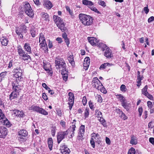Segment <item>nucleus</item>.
Segmentation results:
<instances>
[{"instance_id":"f257e3e1","label":"nucleus","mask_w":154,"mask_h":154,"mask_svg":"<svg viewBox=\"0 0 154 154\" xmlns=\"http://www.w3.org/2000/svg\"><path fill=\"white\" fill-rule=\"evenodd\" d=\"M79 17L82 23L85 26L91 25L93 23V18L90 16L80 14Z\"/></svg>"},{"instance_id":"f03ea898","label":"nucleus","mask_w":154,"mask_h":154,"mask_svg":"<svg viewBox=\"0 0 154 154\" xmlns=\"http://www.w3.org/2000/svg\"><path fill=\"white\" fill-rule=\"evenodd\" d=\"M53 19L57 26L61 30H65L66 29L65 23L61 18L57 15H54Z\"/></svg>"},{"instance_id":"7ed1b4c3","label":"nucleus","mask_w":154,"mask_h":154,"mask_svg":"<svg viewBox=\"0 0 154 154\" xmlns=\"http://www.w3.org/2000/svg\"><path fill=\"white\" fill-rule=\"evenodd\" d=\"M29 110L36 111L42 114L47 115L48 114V112L38 106L33 105L29 108Z\"/></svg>"},{"instance_id":"20e7f679","label":"nucleus","mask_w":154,"mask_h":154,"mask_svg":"<svg viewBox=\"0 0 154 154\" xmlns=\"http://www.w3.org/2000/svg\"><path fill=\"white\" fill-rule=\"evenodd\" d=\"M69 132V130H67L65 131H61L58 133L57 140L58 143H59L63 139L67 138Z\"/></svg>"},{"instance_id":"39448f33","label":"nucleus","mask_w":154,"mask_h":154,"mask_svg":"<svg viewBox=\"0 0 154 154\" xmlns=\"http://www.w3.org/2000/svg\"><path fill=\"white\" fill-rule=\"evenodd\" d=\"M23 9L26 14L29 16L32 17L33 16V11L29 3L25 4L24 6Z\"/></svg>"},{"instance_id":"423d86ee","label":"nucleus","mask_w":154,"mask_h":154,"mask_svg":"<svg viewBox=\"0 0 154 154\" xmlns=\"http://www.w3.org/2000/svg\"><path fill=\"white\" fill-rule=\"evenodd\" d=\"M91 137L90 143L92 147L94 148L95 146V142H99L100 141V136L97 133H93L91 134Z\"/></svg>"},{"instance_id":"0eeeda50","label":"nucleus","mask_w":154,"mask_h":154,"mask_svg":"<svg viewBox=\"0 0 154 154\" xmlns=\"http://www.w3.org/2000/svg\"><path fill=\"white\" fill-rule=\"evenodd\" d=\"M95 115L96 117L98 118L99 121L104 127L106 126V121L103 118V115L102 112L98 109L95 110Z\"/></svg>"},{"instance_id":"6e6552de","label":"nucleus","mask_w":154,"mask_h":154,"mask_svg":"<svg viewBox=\"0 0 154 154\" xmlns=\"http://www.w3.org/2000/svg\"><path fill=\"white\" fill-rule=\"evenodd\" d=\"M15 73L14 74V77L16 79V80L20 81L21 80L22 71L20 68H18L15 69L14 70Z\"/></svg>"},{"instance_id":"1a4fd4ad","label":"nucleus","mask_w":154,"mask_h":154,"mask_svg":"<svg viewBox=\"0 0 154 154\" xmlns=\"http://www.w3.org/2000/svg\"><path fill=\"white\" fill-rule=\"evenodd\" d=\"M92 86L97 90L102 87V84L97 77L94 78L92 81Z\"/></svg>"},{"instance_id":"9d476101","label":"nucleus","mask_w":154,"mask_h":154,"mask_svg":"<svg viewBox=\"0 0 154 154\" xmlns=\"http://www.w3.org/2000/svg\"><path fill=\"white\" fill-rule=\"evenodd\" d=\"M85 130V125H82L79 128V131L78 133V135L77 136V139L79 140H81L83 139V137L84 135V133Z\"/></svg>"},{"instance_id":"9b49d317","label":"nucleus","mask_w":154,"mask_h":154,"mask_svg":"<svg viewBox=\"0 0 154 154\" xmlns=\"http://www.w3.org/2000/svg\"><path fill=\"white\" fill-rule=\"evenodd\" d=\"M60 150L62 154H69L70 152L69 149L64 144H62L61 145Z\"/></svg>"},{"instance_id":"f8f14e48","label":"nucleus","mask_w":154,"mask_h":154,"mask_svg":"<svg viewBox=\"0 0 154 154\" xmlns=\"http://www.w3.org/2000/svg\"><path fill=\"white\" fill-rule=\"evenodd\" d=\"M26 26L24 25H23L21 26L20 28H17L16 31V33L20 36V38H23L22 31L25 30Z\"/></svg>"},{"instance_id":"ddd939ff","label":"nucleus","mask_w":154,"mask_h":154,"mask_svg":"<svg viewBox=\"0 0 154 154\" xmlns=\"http://www.w3.org/2000/svg\"><path fill=\"white\" fill-rule=\"evenodd\" d=\"M147 89L148 87L147 85H146L142 90V94L150 100H152L153 98V97L152 95L149 94L147 91Z\"/></svg>"},{"instance_id":"4468645a","label":"nucleus","mask_w":154,"mask_h":154,"mask_svg":"<svg viewBox=\"0 0 154 154\" xmlns=\"http://www.w3.org/2000/svg\"><path fill=\"white\" fill-rule=\"evenodd\" d=\"M7 134V128L4 127H0V137L4 138Z\"/></svg>"},{"instance_id":"2eb2a0df","label":"nucleus","mask_w":154,"mask_h":154,"mask_svg":"<svg viewBox=\"0 0 154 154\" xmlns=\"http://www.w3.org/2000/svg\"><path fill=\"white\" fill-rule=\"evenodd\" d=\"M104 55L108 58H110L112 57V51L109 48H106L104 52Z\"/></svg>"},{"instance_id":"dca6fc26","label":"nucleus","mask_w":154,"mask_h":154,"mask_svg":"<svg viewBox=\"0 0 154 154\" xmlns=\"http://www.w3.org/2000/svg\"><path fill=\"white\" fill-rule=\"evenodd\" d=\"M90 58L88 57H86L84 60L83 66L85 70H87L90 65Z\"/></svg>"},{"instance_id":"f3484780","label":"nucleus","mask_w":154,"mask_h":154,"mask_svg":"<svg viewBox=\"0 0 154 154\" xmlns=\"http://www.w3.org/2000/svg\"><path fill=\"white\" fill-rule=\"evenodd\" d=\"M89 42L93 46L97 45L98 46L100 42L98 39H88Z\"/></svg>"},{"instance_id":"a211bd4d","label":"nucleus","mask_w":154,"mask_h":154,"mask_svg":"<svg viewBox=\"0 0 154 154\" xmlns=\"http://www.w3.org/2000/svg\"><path fill=\"white\" fill-rule=\"evenodd\" d=\"M39 42L40 47L45 48L47 50L48 48L45 39H39Z\"/></svg>"},{"instance_id":"6ab92c4d","label":"nucleus","mask_w":154,"mask_h":154,"mask_svg":"<svg viewBox=\"0 0 154 154\" xmlns=\"http://www.w3.org/2000/svg\"><path fill=\"white\" fill-rule=\"evenodd\" d=\"M13 113L14 116L17 117H22L23 115V113L22 111H20L16 109L13 110Z\"/></svg>"},{"instance_id":"aec40b11","label":"nucleus","mask_w":154,"mask_h":154,"mask_svg":"<svg viewBox=\"0 0 154 154\" xmlns=\"http://www.w3.org/2000/svg\"><path fill=\"white\" fill-rule=\"evenodd\" d=\"M19 95L18 92H14L13 91L11 93L10 95V100L14 99L18 97Z\"/></svg>"},{"instance_id":"412c9836","label":"nucleus","mask_w":154,"mask_h":154,"mask_svg":"<svg viewBox=\"0 0 154 154\" xmlns=\"http://www.w3.org/2000/svg\"><path fill=\"white\" fill-rule=\"evenodd\" d=\"M82 2L83 5L87 6L89 8L94 5L93 3L91 1L83 0Z\"/></svg>"},{"instance_id":"4be33fe9","label":"nucleus","mask_w":154,"mask_h":154,"mask_svg":"<svg viewBox=\"0 0 154 154\" xmlns=\"http://www.w3.org/2000/svg\"><path fill=\"white\" fill-rule=\"evenodd\" d=\"M24 49L25 51H27L29 54L32 53L31 47L27 43H25L24 45Z\"/></svg>"},{"instance_id":"5701e85b","label":"nucleus","mask_w":154,"mask_h":154,"mask_svg":"<svg viewBox=\"0 0 154 154\" xmlns=\"http://www.w3.org/2000/svg\"><path fill=\"white\" fill-rule=\"evenodd\" d=\"M130 143L132 145H136L137 143V139L136 136L131 135Z\"/></svg>"},{"instance_id":"b1692460","label":"nucleus","mask_w":154,"mask_h":154,"mask_svg":"<svg viewBox=\"0 0 154 154\" xmlns=\"http://www.w3.org/2000/svg\"><path fill=\"white\" fill-rule=\"evenodd\" d=\"M28 132L26 130L22 129L18 132V135L22 137H25L27 136Z\"/></svg>"},{"instance_id":"393cba45","label":"nucleus","mask_w":154,"mask_h":154,"mask_svg":"<svg viewBox=\"0 0 154 154\" xmlns=\"http://www.w3.org/2000/svg\"><path fill=\"white\" fill-rule=\"evenodd\" d=\"M97 46L100 48L101 50L103 51L106 50L107 48H108L105 44L101 42L99 43Z\"/></svg>"},{"instance_id":"a878e982","label":"nucleus","mask_w":154,"mask_h":154,"mask_svg":"<svg viewBox=\"0 0 154 154\" xmlns=\"http://www.w3.org/2000/svg\"><path fill=\"white\" fill-rule=\"evenodd\" d=\"M68 95L69 96V102L74 103V94L72 92H69Z\"/></svg>"},{"instance_id":"bb28decb","label":"nucleus","mask_w":154,"mask_h":154,"mask_svg":"<svg viewBox=\"0 0 154 154\" xmlns=\"http://www.w3.org/2000/svg\"><path fill=\"white\" fill-rule=\"evenodd\" d=\"M44 5L45 7L48 9H50L52 7V5L51 3L48 1L45 2Z\"/></svg>"},{"instance_id":"cd10ccee","label":"nucleus","mask_w":154,"mask_h":154,"mask_svg":"<svg viewBox=\"0 0 154 154\" xmlns=\"http://www.w3.org/2000/svg\"><path fill=\"white\" fill-rule=\"evenodd\" d=\"M68 60L72 66H73L75 65V62L74 61L73 55H70L68 57Z\"/></svg>"},{"instance_id":"c85d7f7f","label":"nucleus","mask_w":154,"mask_h":154,"mask_svg":"<svg viewBox=\"0 0 154 154\" xmlns=\"http://www.w3.org/2000/svg\"><path fill=\"white\" fill-rule=\"evenodd\" d=\"M112 64L109 63H104L102 64L100 66L99 69H105L108 66H111Z\"/></svg>"},{"instance_id":"c756f323","label":"nucleus","mask_w":154,"mask_h":154,"mask_svg":"<svg viewBox=\"0 0 154 154\" xmlns=\"http://www.w3.org/2000/svg\"><path fill=\"white\" fill-rule=\"evenodd\" d=\"M17 52L20 57L25 53L20 46L18 47Z\"/></svg>"},{"instance_id":"7c9ffc66","label":"nucleus","mask_w":154,"mask_h":154,"mask_svg":"<svg viewBox=\"0 0 154 154\" xmlns=\"http://www.w3.org/2000/svg\"><path fill=\"white\" fill-rule=\"evenodd\" d=\"M21 58H22L24 61L26 60H28L29 59H30V56L28 55L27 54L25 53L24 54L22 55L20 57Z\"/></svg>"},{"instance_id":"2f4dec72","label":"nucleus","mask_w":154,"mask_h":154,"mask_svg":"<svg viewBox=\"0 0 154 154\" xmlns=\"http://www.w3.org/2000/svg\"><path fill=\"white\" fill-rule=\"evenodd\" d=\"M48 147L51 151L52 149V139L51 138H49L48 140Z\"/></svg>"},{"instance_id":"473e14b6","label":"nucleus","mask_w":154,"mask_h":154,"mask_svg":"<svg viewBox=\"0 0 154 154\" xmlns=\"http://www.w3.org/2000/svg\"><path fill=\"white\" fill-rule=\"evenodd\" d=\"M4 119H5L3 120L2 123L4 125H5L7 127H10L11 126L10 123L5 117Z\"/></svg>"},{"instance_id":"72a5a7b5","label":"nucleus","mask_w":154,"mask_h":154,"mask_svg":"<svg viewBox=\"0 0 154 154\" xmlns=\"http://www.w3.org/2000/svg\"><path fill=\"white\" fill-rule=\"evenodd\" d=\"M42 17L44 20L48 21H49V15L47 13H42Z\"/></svg>"},{"instance_id":"f704fd0d","label":"nucleus","mask_w":154,"mask_h":154,"mask_svg":"<svg viewBox=\"0 0 154 154\" xmlns=\"http://www.w3.org/2000/svg\"><path fill=\"white\" fill-rule=\"evenodd\" d=\"M37 32V30L36 29H32L31 30V34L33 38L35 37V35L38 34Z\"/></svg>"},{"instance_id":"c9c22d12","label":"nucleus","mask_w":154,"mask_h":154,"mask_svg":"<svg viewBox=\"0 0 154 154\" xmlns=\"http://www.w3.org/2000/svg\"><path fill=\"white\" fill-rule=\"evenodd\" d=\"M62 59L57 58L55 60V66L57 69H59V63H60Z\"/></svg>"},{"instance_id":"e433bc0d","label":"nucleus","mask_w":154,"mask_h":154,"mask_svg":"<svg viewBox=\"0 0 154 154\" xmlns=\"http://www.w3.org/2000/svg\"><path fill=\"white\" fill-rule=\"evenodd\" d=\"M13 89L14 92H18L19 87L17 84H14V82L12 83Z\"/></svg>"},{"instance_id":"4c0bfd02","label":"nucleus","mask_w":154,"mask_h":154,"mask_svg":"<svg viewBox=\"0 0 154 154\" xmlns=\"http://www.w3.org/2000/svg\"><path fill=\"white\" fill-rule=\"evenodd\" d=\"M116 96L117 98L122 102V103L125 101V98L121 94H118Z\"/></svg>"},{"instance_id":"58836bf2","label":"nucleus","mask_w":154,"mask_h":154,"mask_svg":"<svg viewBox=\"0 0 154 154\" xmlns=\"http://www.w3.org/2000/svg\"><path fill=\"white\" fill-rule=\"evenodd\" d=\"M122 103V106L127 110L129 109V104L126 103L125 101Z\"/></svg>"},{"instance_id":"ea45409f","label":"nucleus","mask_w":154,"mask_h":154,"mask_svg":"<svg viewBox=\"0 0 154 154\" xmlns=\"http://www.w3.org/2000/svg\"><path fill=\"white\" fill-rule=\"evenodd\" d=\"M75 128L76 126L75 125H72L71 128L72 129V133L70 135V137H69V138H70L71 137H72L73 136H74V131L75 130Z\"/></svg>"},{"instance_id":"a19ab883","label":"nucleus","mask_w":154,"mask_h":154,"mask_svg":"<svg viewBox=\"0 0 154 154\" xmlns=\"http://www.w3.org/2000/svg\"><path fill=\"white\" fill-rule=\"evenodd\" d=\"M95 98L97 100L98 102L100 103H101L102 102L103 99L100 95L98 94H97L95 96Z\"/></svg>"},{"instance_id":"79ce46f5","label":"nucleus","mask_w":154,"mask_h":154,"mask_svg":"<svg viewBox=\"0 0 154 154\" xmlns=\"http://www.w3.org/2000/svg\"><path fill=\"white\" fill-rule=\"evenodd\" d=\"M1 42L2 45L5 46L8 44V39H1Z\"/></svg>"},{"instance_id":"37998d69","label":"nucleus","mask_w":154,"mask_h":154,"mask_svg":"<svg viewBox=\"0 0 154 154\" xmlns=\"http://www.w3.org/2000/svg\"><path fill=\"white\" fill-rule=\"evenodd\" d=\"M89 8H90L91 10L99 14H101L100 12L98 11L97 9L96 8V7L94 6L93 5L90 7Z\"/></svg>"},{"instance_id":"c03bdc74","label":"nucleus","mask_w":154,"mask_h":154,"mask_svg":"<svg viewBox=\"0 0 154 154\" xmlns=\"http://www.w3.org/2000/svg\"><path fill=\"white\" fill-rule=\"evenodd\" d=\"M135 149L133 147H131L129 149L128 154H135Z\"/></svg>"},{"instance_id":"a18cd8bd","label":"nucleus","mask_w":154,"mask_h":154,"mask_svg":"<svg viewBox=\"0 0 154 154\" xmlns=\"http://www.w3.org/2000/svg\"><path fill=\"white\" fill-rule=\"evenodd\" d=\"M61 60V61L60 63H61L60 65V68H62V69H65L66 64L63 59H62V60Z\"/></svg>"},{"instance_id":"49530a36","label":"nucleus","mask_w":154,"mask_h":154,"mask_svg":"<svg viewBox=\"0 0 154 154\" xmlns=\"http://www.w3.org/2000/svg\"><path fill=\"white\" fill-rule=\"evenodd\" d=\"M7 73V72L5 71L2 72L0 74V80H2V78H4V77L6 75Z\"/></svg>"},{"instance_id":"de8ad7c7","label":"nucleus","mask_w":154,"mask_h":154,"mask_svg":"<svg viewBox=\"0 0 154 154\" xmlns=\"http://www.w3.org/2000/svg\"><path fill=\"white\" fill-rule=\"evenodd\" d=\"M98 90H100L101 92L104 94H106L107 92L106 90L103 86V85H102V87H101V88H99V89H98Z\"/></svg>"},{"instance_id":"09e8293b","label":"nucleus","mask_w":154,"mask_h":154,"mask_svg":"<svg viewBox=\"0 0 154 154\" xmlns=\"http://www.w3.org/2000/svg\"><path fill=\"white\" fill-rule=\"evenodd\" d=\"M89 109L88 108H86L85 111V118L88 117L89 115Z\"/></svg>"},{"instance_id":"8fccbe9b","label":"nucleus","mask_w":154,"mask_h":154,"mask_svg":"<svg viewBox=\"0 0 154 154\" xmlns=\"http://www.w3.org/2000/svg\"><path fill=\"white\" fill-rule=\"evenodd\" d=\"M5 118L4 114L2 112V110L0 109V119H4Z\"/></svg>"},{"instance_id":"3c124183","label":"nucleus","mask_w":154,"mask_h":154,"mask_svg":"<svg viewBox=\"0 0 154 154\" xmlns=\"http://www.w3.org/2000/svg\"><path fill=\"white\" fill-rule=\"evenodd\" d=\"M61 73L62 75H65L66 74H68V72L67 71H66V69H62L61 70Z\"/></svg>"},{"instance_id":"603ef678","label":"nucleus","mask_w":154,"mask_h":154,"mask_svg":"<svg viewBox=\"0 0 154 154\" xmlns=\"http://www.w3.org/2000/svg\"><path fill=\"white\" fill-rule=\"evenodd\" d=\"M126 86L124 85H122L120 87V90L122 92H125L126 91Z\"/></svg>"},{"instance_id":"864d4df0","label":"nucleus","mask_w":154,"mask_h":154,"mask_svg":"<svg viewBox=\"0 0 154 154\" xmlns=\"http://www.w3.org/2000/svg\"><path fill=\"white\" fill-rule=\"evenodd\" d=\"M138 112H139V115L140 117L141 116L143 112V108L140 107L138 108Z\"/></svg>"},{"instance_id":"5fc2aeb1","label":"nucleus","mask_w":154,"mask_h":154,"mask_svg":"<svg viewBox=\"0 0 154 154\" xmlns=\"http://www.w3.org/2000/svg\"><path fill=\"white\" fill-rule=\"evenodd\" d=\"M87 100L85 97H84L82 99V103L84 105H85L87 103Z\"/></svg>"},{"instance_id":"6e6d98bb","label":"nucleus","mask_w":154,"mask_h":154,"mask_svg":"<svg viewBox=\"0 0 154 154\" xmlns=\"http://www.w3.org/2000/svg\"><path fill=\"white\" fill-rule=\"evenodd\" d=\"M42 86L46 90H48L50 89V88L47 86L46 84L45 83H43L42 84Z\"/></svg>"},{"instance_id":"4d7b16f0","label":"nucleus","mask_w":154,"mask_h":154,"mask_svg":"<svg viewBox=\"0 0 154 154\" xmlns=\"http://www.w3.org/2000/svg\"><path fill=\"white\" fill-rule=\"evenodd\" d=\"M68 75V74H65V75H62V77L63 79L66 82L67 80Z\"/></svg>"},{"instance_id":"13d9d810","label":"nucleus","mask_w":154,"mask_h":154,"mask_svg":"<svg viewBox=\"0 0 154 154\" xmlns=\"http://www.w3.org/2000/svg\"><path fill=\"white\" fill-rule=\"evenodd\" d=\"M89 105L90 108L91 109H94V105L93 104V103L91 101H90L89 102Z\"/></svg>"},{"instance_id":"bf43d9fd","label":"nucleus","mask_w":154,"mask_h":154,"mask_svg":"<svg viewBox=\"0 0 154 154\" xmlns=\"http://www.w3.org/2000/svg\"><path fill=\"white\" fill-rule=\"evenodd\" d=\"M66 8L67 11H68L69 12V14L71 15H72L73 14L72 12L71 11L69 8L68 6H66Z\"/></svg>"},{"instance_id":"052dcab7","label":"nucleus","mask_w":154,"mask_h":154,"mask_svg":"<svg viewBox=\"0 0 154 154\" xmlns=\"http://www.w3.org/2000/svg\"><path fill=\"white\" fill-rule=\"evenodd\" d=\"M106 143L108 145H110L111 143V141L109 139L106 137Z\"/></svg>"},{"instance_id":"680f3d73","label":"nucleus","mask_w":154,"mask_h":154,"mask_svg":"<svg viewBox=\"0 0 154 154\" xmlns=\"http://www.w3.org/2000/svg\"><path fill=\"white\" fill-rule=\"evenodd\" d=\"M98 3L100 5L103 7H105L106 5L105 3L103 1H100L98 2Z\"/></svg>"},{"instance_id":"e2e57ef3","label":"nucleus","mask_w":154,"mask_h":154,"mask_svg":"<svg viewBox=\"0 0 154 154\" xmlns=\"http://www.w3.org/2000/svg\"><path fill=\"white\" fill-rule=\"evenodd\" d=\"M121 116L122 117V119L124 120L127 119L128 118V117H127V116H125V114L123 112H122V113Z\"/></svg>"},{"instance_id":"0e129e2a","label":"nucleus","mask_w":154,"mask_h":154,"mask_svg":"<svg viewBox=\"0 0 154 154\" xmlns=\"http://www.w3.org/2000/svg\"><path fill=\"white\" fill-rule=\"evenodd\" d=\"M42 98L45 100H47L48 99L47 96L45 93H43L42 94Z\"/></svg>"},{"instance_id":"69168bd1","label":"nucleus","mask_w":154,"mask_h":154,"mask_svg":"<svg viewBox=\"0 0 154 154\" xmlns=\"http://www.w3.org/2000/svg\"><path fill=\"white\" fill-rule=\"evenodd\" d=\"M149 141L153 145H154V138L153 137H150L149 139Z\"/></svg>"},{"instance_id":"338daca9","label":"nucleus","mask_w":154,"mask_h":154,"mask_svg":"<svg viewBox=\"0 0 154 154\" xmlns=\"http://www.w3.org/2000/svg\"><path fill=\"white\" fill-rule=\"evenodd\" d=\"M153 20H154V17L153 16L151 17L148 19V22L149 23H150Z\"/></svg>"},{"instance_id":"774afa93","label":"nucleus","mask_w":154,"mask_h":154,"mask_svg":"<svg viewBox=\"0 0 154 154\" xmlns=\"http://www.w3.org/2000/svg\"><path fill=\"white\" fill-rule=\"evenodd\" d=\"M147 106L149 107L150 108H151L152 107V103L150 101H148L147 103Z\"/></svg>"}]
</instances>
